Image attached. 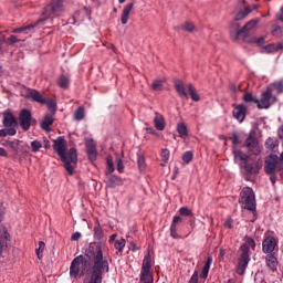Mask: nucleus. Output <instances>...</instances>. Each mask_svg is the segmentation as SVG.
<instances>
[{
	"label": "nucleus",
	"mask_w": 283,
	"mask_h": 283,
	"mask_svg": "<svg viewBox=\"0 0 283 283\" xmlns=\"http://www.w3.org/2000/svg\"><path fill=\"white\" fill-rule=\"evenodd\" d=\"M233 224L231 223V219H228L226 222H224V228L226 229H232Z\"/></svg>",
	"instance_id": "61"
},
{
	"label": "nucleus",
	"mask_w": 283,
	"mask_h": 283,
	"mask_svg": "<svg viewBox=\"0 0 283 283\" xmlns=\"http://www.w3.org/2000/svg\"><path fill=\"white\" fill-rule=\"evenodd\" d=\"M53 123H54V117H52V115H45L44 119L41 122V127L45 132H50V125H52Z\"/></svg>",
	"instance_id": "28"
},
{
	"label": "nucleus",
	"mask_w": 283,
	"mask_h": 283,
	"mask_svg": "<svg viewBox=\"0 0 283 283\" xmlns=\"http://www.w3.org/2000/svg\"><path fill=\"white\" fill-rule=\"evenodd\" d=\"M211 264H213V258L208 256L207 262L205 263L200 274L201 280H207V277L209 276V269H211Z\"/></svg>",
	"instance_id": "25"
},
{
	"label": "nucleus",
	"mask_w": 283,
	"mask_h": 283,
	"mask_svg": "<svg viewBox=\"0 0 283 283\" xmlns=\"http://www.w3.org/2000/svg\"><path fill=\"white\" fill-rule=\"evenodd\" d=\"M140 275H151V256L149 254L144 258Z\"/></svg>",
	"instance_id": "23"
},
{
	"label": "nucleus",
	"mask_w": 283,
	"mask_h": 283,
	"mask_svg": "<svg viewBox=\"0 0 283 283\" xmlns=\"http://www.w3.org/2000/svg\"><path fill=\"white\" fill-rule=\"evenodd\" d=\"M258 23H260V20L249 21L242 29H240V31L237 32V34L234 35V39H240V36H247L249 32H251L252 30H255Z\"/></svg>",
	"instance_id": "13"
},
{
	"label": "nucleus",
	"mask_w": 283,
	"mask_h": 283,
	"mask_svg": "<svg viewBox=\"0 0 283 283\" xmlns=\"http://www.w3.org/2000/svg\"><path fill=\"white\" fill-rule=\"evenodd\" d=\"M27 98H31L32 101H34L35 103H40L41 105L45 104V97H43V95L36 90L28 91Z\"/></svg>",
	"instance_id": "20"
},
{
	"label": "nucleus",
	"mask_w": 283,
	"mask_h": 283,
	"mask_svg": "<svg viewBox=\"0 0 283 283\" xmlns=\"http://www.w3.org/2000/svg\"><path fill=\"white\" fill-rule=\"evenodd\" d=\"M3 220V214L0 213V258H3V252L8 250V241L10 240V234L1 221Z\"/></svg>",
	"instance_id": "7"
},
{
	"label": "nucleus",
	"mask_w": 283,
	"mask_h": 283,
	"mask_svg": "<svg viewBox=\"0 0 283 283\" xmlns=\"http://www.w3.org/2000/svg\"><path fill=\"white\" fill-rule=\"evenodd\" d=\"M239 202L242 209L252 211V213L255 216V192H253L252 188L245 187L242 189Z\"/></svg>",
	"instance_id": "4"
},
{
	"label": "nucleus",
	"mask_w": 283,
	"mask_h": 283,
	"mask_svg": "<svg viewBox=\"0 0 283 283\" xmlns=\"http://www.w3.org/2000/svg\"><path fill=\"white\" fill-rule=\"evenodd\" d=\"M175 90L180 96V98H184V101H187L189 98V95L187 94V91L185 90V84L180 80H175Z\"/></svg>",
	"instance_id": "21"
},
{
	"label": "nucleus",
	"mask_w": 283,
	"mask_h": 283,
	"mask_svg": "<svg viewBox=\"0 0 283 283\" xmlns=\"http://www.w3.org/2000/svg\"><path fill=\"white\" fill-rule=\"evenodd\" d=\"M266 149H270V151H273L275 147H277V139L269 137L265 142Z\"/></svg>",
	"instance_id": "39"
},
{
	"label": "nucleus",
	"mask_w": 283,
	"mask_h": 283,
	"mask_svg": "<svg viewBox=\"0 0 283 283\" xmlns=\"http://www.w3.org/2000/svg\"><path fill=\"white\" fill-rule=\"evenodd\" d=\"M230 140L232 142L233 145H238L240 143V139L238 137V134L233 133L230 137Z\"/></svg>",
	"instance_id": "56"
},
{
	"label": "nucleus",
	"mask_w": 283,
	"mask_h": 283,
	"mask_svg": "<svg viewBox=\"0 0 283 283\" xmlns=\"http://www.w3.org/2000/svg\"><path fill=\"white\" fill-rule=\"evenodd\" d=\"M275 101H277V98L273 96V90L268 88L262 93L261 99L258 102V107L259 109H269V107H271Z\"/></svg>",
	"instance_id": "5"
},
{
	"label": "nucleus",
	"mask_w": 283,
	"mask_h": 283,
	"mask_svg": "<svg viewBox=\"0 0 283 283\" xmlns=\"http://www.w3.org/2000/svg\"><path fill=\"white\" fill-rule=\"evenodd\" d=\"M139 282L140 283H154V275L153 274H140Z\"/></svg>",
	"instance_id": "42"
},
{
	"label": "nucleus",
	"mask_w": 283,
	"mask_h": 283,
	"mask_svg": "<svg viewBox=\"0 0 283 283\" xmlns=\"http://www.w3.org/2000/svg\"><path fill=\"white\" fill-rule=\"evenodd\" d=\"M132 10H134V2H130L124 7L120 15L122 25H127V22L129 21V14H132Z\"/></svg>",
	"instance_id": "19"
},
{
	"label": "nucleus",
	"mask_w": 283,
	"mask_h": 283,
	"mask_svg": "<svg viewBox=\"0 0 283 283\" xmlns=\"http://www.w3.org/2000/svg\"><path fill=\"white\" fill-rule=\"evenodd\" d=\"M179 213H180V216H191V210H189V208H187V207H181L179 209Z\"/></svg>",
	"instance_id": "54"
},
{
	"label": "nucleus",
	"mask_w": 283,
	"mask_h": 283,
	"mask_svg": "<svg viewBox=\"0 0 283 283\" xmlns=\"http://www.w3.org/2000/svg\"><path fill=\"white\" fill-rule=\"evenodd\" d=\"M232 114L233 118L239 120V123H243L244 118H247V107L244 106V104L237 105L233 108Z\"/></svg>",
	"instance_id": "15"
},
{
	"label": "nucleus",
	"mask_w": 283,
	"mask_h": 283,
	"mask_svg": "<svg viewBox=\"0 0 283 283\" xmlns=\"http://www.w3.org/2000/svg\"><path fill=\"white\" fill-rule=\"evenodd\" d=\"M3 119H2V125L6 128L9 129H17V119L14 118V115H12V112L10 109H7L2 113Z\"/></svg>",
	"instance_id": "11"
},
{
	"label": "nucleus",
	"mask_w": 283,
	"mask_h": 283,
	"mask_svg": "<svg viewBox=\"0 0 283 283\" xmlns=\"http://www.w3.org/2000/svg\"><path fill=\"white\" fill-rule=\"evenodd\" d=\"M260 169H262V164L258 161L244 165V171L248 176H256V174H260Z\"/></svg>",
	"instance_id": "18"
},
{
	"label": "nucleus",
	"mask_w": 283,
	"mask_h": 283,
	"mask_svg": "<svg viewBox=\"0 0 283 283\" xmlns=\"http://www.w3.org/2000/svg\"><path fill=\"white\" fill-rule=\"evenodd\" d=\"M8 43H19V39H17V36L11 35L7 39Z\"/></svg>",
	"instance_id": "60"
},
{
	"label": "nucleus",
	"mask_w": 283,
	"mask_h": 283,
	"mask_svg": "<svg viewBox=\"0 0 283 283\" xmlns=\"http://www.w3.org/2000/svg\"><path fill=\"white\" fill-rule=\"evenodd\" d=\"M279 50H283V43L279 42L276 44H269L268 46H265V51L271 54L273 52H277Z\"/></svg>",
	"instance_id": "31"
},
{
	"label": "nucleus",
	"mask_w": 283,
	"mask_h": 283,
	"mask_svg": "<svg viewBox=\"0 0 283 283\" xmlns=\"http://www.w3.org/2000/svg\"><path fill=\"white\" fill-rule=\"evenodd\" d=\"M181 30H185V32H193L196 30V25L191 22H185L181 24Z\"/></svg>",
	"instance_id": "45"
},
{
	"label": "nucleus",
	"mask_w": 283,
	"mask_h": 283,
	"mask_svg": "<svg viewBox=\"0 0 283 283\" xmlns=\"http://www.w3.org/2000/svg\"><path fill=\"white\" fill-rule=\"evenodd\" d=\"M265 264L268 266V269H270V271H272V273H275V271H277V258H275V255L273 254H268L265 256Z\"/></svg>",
	"instance_id": "24"
},
{
	"label": "nucleus",
	"mask_w": 283,
	"mask_h": 283,
	"mask_svg": "<svg viewBox=\"0 0 283 283\" xmlns=\"http://www.w3.org/2000/svg\"><path fill=\"white\" fill-rule=\"evenodd\" d=\"M253 10H258V6L252 4L250 7H247L244 10L239 11L234 17V21H242V19H247V17H249V14H251Z\"/></svg>",
	"instance_id": "22"
},
{
	"label": "nucleus",
	"mask_w": 283,
	"mask_h": 283,
	"mask_svg": "<svg viewBox=\"0 0 283 283\" xmlns=\"http://www.w3.org/2000/svg\"><path fill=\"white\" fill-rule=\"evenodd\" d=\"M233 156L235 161L243 160L244 163H247V160H249V156L241 150H233Z\"/></svg>",
	"instance_id": "36"
},
{
	"label": "nucleus",
	"mask_w": 283,
	"mask_h": 283,
	"mask_svg": "<svg viewBox=\"0 0 283 283\" xmlns=\"http://www.w3.org/2000/svg\"><path fill=\"white\" fill-rule=\"evenodd\" d=\"M167 80L165 78H157L151 84V90H154L155 92H158L159 90H163V85H165Z\"/></svg>",
	"instance_id": "34"
},
{
	"label": "nucleus",
	"mask_w": 283,
	"mask_h": 283,
	"mask_svg": "<svg viewBox=\"0 0 283 283\" xmlns=\"http://www.w3.org/2000/svg\"><path fill=\"white\" fill-rule=\"evenodd\" d=\"M129 250H130V251H138V247H136L135 243H130Z\"/></svg>",
	"instance_id": "64"
},
{
	"label": "nucleus",
	"mask_w": 283,
	"mask_h": 283,
	"mask_svg": "<svg viewBox=\"0 0 283 283\" xmlns=\"http://www.w3.org/2000/svg\"><path fill=\"white\" fill-rule=\"evenodd\" d=\"M33 29H34V25L21 27V28L14 29L13 33L14 34H30V32H32Z\"/></svg>",
	"instance_id": "30"
},
{
	"label": "nucleus",
	"mask_w": 283,
	"mask_h": 283,
	"mask_svg": "<svg viewBox=\"0 0 283 283\" xmlns=\"http://www.w3.org/2000/svg\"><path fill=\"white\" fill-rule=\"evenodd\" d=\"M41 147H43V144H41V142L39 140L31 142V149L33 154H36L38 151H40Z\"/></svg>",
	"instance_id": "46"
},
{
	"label": "nucleus",
	"mask_w": 283,
	"mask_h": 283,
	"mask_svg": "<svg viewBox=\"0 0 283 283\" xmlns=\"http://www.w3.org/2000/svg\"><path fill=\"white\" fill-rule=\"evenodd\" d=\"M182 222V218L180 216H175L172 218V222L170 224V235L174 240H180V234H178V224Z\"/></svg>",
	"instance_id": "16"
},
{
	"label": "nucleus",
	"mask_w": 283,
	"mask_h": 283,
	"mask_svg": "<svg viewBox=\"0 0 283 283\" xmlns=\"http://www.w3.org/2000/svg\"><path fill=\"white\" fill-rule=\"evenodd\" d=\"M243 101H245V103H255L256 106H258V103H259V99L255 98V97L253 96V94H251V93H247V94L243 96Z\"/></svg>",
	"instance_id": "47"
},
{
	"label": "nucleus",
	"mask_w": 283,
	"mask_h": 283,
	"mask_svg": "<svg viewBox=\"0 0 283 283\" xmlns=\"http://www.w3.org/2000/svg\"><path fill=\"white\" fill-rule=\"evenodd\" d=\"M75 120H83L85 118V109L83 107H78L74 113Z\"/></svg>",
	"instance_id": "41"
},
{
	"label": "nucleus",
	"mask_w": 283,
	"mask_h": 283,
	"mask_svg": "<svg viewBox=\"0 0 283 283\" xmlns=\"http://www.w3.org/2000/svg\"><path fill=\"white\" fill-rule=\"evenodd\" d=\"M238 32H240V24L238 23L231 24L230 36L233 41H238V39H235V35L238 34Z\"/></svg>",
	"instance_id": "38"
},
{
	"label": "nucleus",
	"mask_w": 283,
	"mask_h": 283,
	"mask_svg": "<svg viewBox=\"0 0 283 283\" xmlns=\"http://www.w3.org/2000/svg\"><path fill=\"white\" fill-rule=\"evenodd\" d=\"M63 12V0H52L50 4L44 8L43 17L48 19L51 14Z\"/></svg>",
	"instance_id": "9"
},
{
	"label": "nucleus",
	"mask_w": 283,
	"mask_h": 283,
	"mask_svg": "<svg viewBox=\"0 0 283 283\" xmlns=\"http://www.w3.org/2000/svg\"><path fill=\"white\" fill-rule=\"evenodd\" d=\"M54 151L60 156L62 163L64 164V169L70 176L74 174V167L78 163V156L76 155V149L71 148L69 153H65L67 149V143L63 137H59L53 145Z\"/></svg>",
	"instance_id": "2"
},
{
	"label": "nucleus",
	"mask_w": 283,
	"mask_h": 283,
	"mask_svg": "<svg viewBox=\"0 0 283 283\" xmlns=\"http://www.w3.org/2000/svg\"><path fill=\"white\" fill-rule=\"evenodd\" d=\"M87 149V156L90 158V160H96V148H86Z\"/></svg>",
	"instance_id": "51"
},
{
	"label": "nucleus",
	"mask_w": 283,
	"mask_h": 283,
	"mask_svg": "<svg viewBox=\"0 0 283 283\" xmlns=\"http://www.w3.org/2000/svg\"><path fill=\"white\" fill-rule=\"evenodd\" d=\"M188 94L190 95L191 99L195 101V103H198V101H200V95L196 93V88L193 87V84L188 85Z\"/></svg>",
	"instance_id": "35"
},
{
	"label": "nucleus",
	"mask_w": 283,
	"mask_h": 283,
	"mask_svg": "<svg viewBox=\"0 0 283 283\" xmlns=\"http://www.w3.org/2000/svg\"><path fill=\"white\" fill-rule=\"evenodd\" d=\"M137 165L140 170L145 169V156L138 155Z\"/></svg>",
	"instance_id": "52"
},
{
	"label": "nucleus",
	"mask_w": 283,
	"mask_h": 283,
	"mask_svg": "<svg viewBox=\"0 0 283 283\" xmlns=\"http://www.w3.org/2000/svg\"><path fill=\"white\" fill-rule=\"evenodd\" d=\"M44 105H46L51 112L56 111V102H54V99H45Z\"/></svg>",
	"instance_id": "49"
},
{
	"label": "nucleus",
	"mask_w": 283,
	"mask_h": 283,
	"mask_svg": "<svg viewBox=\"0 0 283 283\" xmlns=\"http://www.w3.org/2000/svg\"><path fill=\"white\" fill-rule=\"evenodd\" d=\"M81 264H83L84 266H90V261L85 260V256L83 255H78L76 256L70 266V276L71 277H78V273H81Z\"/></svg>",
	"instance_id": "6"
},
{
	"label": "nucleus",
	"mask_w": 283,
	"mask_h": 283,
	"mask_svg": "<svg viewBox=\"0 0 283 283\" xmlns=\"http://www.w3.org/2000/svg\"><path fill=\"white\" fill-rule=\"evenodd\" d=\"M45 250V242L40 241L39 242V248L35 250V253L39 258V260H41V258H43V251Z\"/></svg>",
	"instance_id": "44"
},
{
	"label": "nucleus",
	"mask_w": 283,
	"mask_h": 283,
	"mask_svg": "<svg viewBox=\"0 0 283 283\" xmlns=\"http://www.w3.org/2000/svg\"><path fill=\"white\" fill-rule=\"evenodd\" d=\"M277 155H270L265 160L264 171L265 174H275V167H277Z\"/></svg>",
	"instance_id": "14"
},
{
	"label": "nucleus",
	"mask_w": 283,
	"mask_h": 283,
	"mask_svg": "<svg viewBox=\"0 0 283 283\" xmlns=\"http://www.w3.org/2000/svg\"><path fill=\"white\" fill-rule=\"evenodd\" d=\"M262 247L263 253H273L275 251V247H277V240H275V237L265 235Z\"/></svg>",
	"instance_id": "12"
},
{
	"label": "nucleus",
	"mask_w": 283,
	"mask_h": 283,
	"mask_svg": "<svg viewBox=\"0 0 283 283\" xmlns=\"http://www.w3.org/2000/svg\"><path fill=\"white\" fill-rule=\"evenodd\" d=\"M94 238L99 242L103 240V238H105V232H103V228L101 227V223L98 221L94 227Z\"/></svg>",
	"instance_id": "27"
},
{
	"label": "nucleus",
	"mask_w": 283,
	"mask_h": 283,
	"mask_svg": "<svg viewBox=\"0 0 283 283\" xmlns=\"http://www.w3.org/2000/svg\"><path fill=\"white\" fill-rule=\"evenodd\" d=\"M57 85L62 90H67V87L70 86V78L67 76H65V75H61L57 78Z\"/></svg>",
	"instance_id": "29"
},
{
	"label": "nucleus",
	"mask_w": 283,
	"mask_h": 283,
	"mask_svg": "<svg viewBox=\"0 0 283 283\" xmlns=\"http://www.w3.org/2000/svg\"><path fill=\"white\" fill-rule=\"evenodd\" d=\"M71 240H73V242H78V240H81V232L73 233Z\"/></svg>",
	"instance_id": "59"
},
{
	"label": "nucleus",
	"mask_w": 283,
	"mask_h": 283,
	"mask_svg": "<svg viewBox=\"0 0 283 283\" xmlns=\"http://www.w3.org/2000/svg\"><path fill=\"white\" fill-rule=\"evenodd\" d=\"M161 160L164 164H161V167H165L167 163L169 161V150L168 149H163L160 153Z\"/></svg>",
	"instance_id": "43"
},
{
	"label": "nucleus",
	"mask_w": 283,
	"mask_h": 283,
	"mask_svg": "<svg viewBox=\"0 0 283 283\" xmlns=\"http://www.w3.org/2000/svg\"><path fill=\"white\" fill-rule=\"evenodd\" d=\"M125 244H126L125 239H120L115 241L114 247L117 251H123V249H125Z\"/></svg>",
	"instance_id": "50"
},
{
	"label": "nucleus",
	"mask_w": 283,
	"mask_h": 283,
	"mask_svg": "<svg viewBox=\"0 0 283 283\" xmlns=\"http://www.w3.org/2000/svg\"><path fill=\"white\" fill-rule=\"evenodd\" d=\"M0 156H2V158H6L8 156V151L6 150V148H0Z\"/></svg>",
	"instance_id": "63"
},
{
	"label": "nucleus",
	"mask_w": 283,
	"mask_h": 283,
	"mask_svg": "<svg viewBox=\"0 0 283 283\" xmlns=\"http://www.w3.org/2000/svg\"><path fill=\"white\" fill-rule=\"evenodd\" d=\"M106 175L109 176L112 174H114V159H112V157H107L106 159Z\"/></svg>",
	"instance_id": "40"
},
{
	"label": "nucleus",
	"mask_w": 283,
	"mask_h": 283,
	"mask_svg": "<svg viewBox=\"0 0 283 283\" xmlns=\"http://www.w3.org/2000/svg\"><path fill=\"white\" fill-rule=\"evenodd\" d=\"M6 136H17V128L0 129V137L6 138Z\"/></svg>",
	"instance_id": "37"
},
{
	"label": "nucleus",
	"mask_w": 283,
	"mask_h": 283,
	"mask_svg": "<svg viewBox=\"0 0 283 283\" xmlns=\"http://www.w3.org/2000/svg\"><path fill=\"white\" fill-rule=\"evenodd\" d=\"M124 170H125V166L123 165V160L118 159L117 160V171H119V174H123Z\"/></svg>",
	"instance_id": "57"
},
{
	"label": "nucleus",
	"mask_w": 283,
	"mask_h": 283,
	"mask_svg": "<svg viewBox=\"0 0 283 283\" xmlns=\"http://www.w3.org/2000/svg\"><path fill=\"white\" fill-rule=\"evenodd\" d=\"M86 149H96V143H94V140H92V139L87 140Z\"/></svg>",
	"instance_id": "55"
},
{
	"label": "nucleus",
	"mask_w": 283,
	"mask_h": 283,
	"mask_svg": "<svg viewBox=\"0 0 283 283\" xmlns=\"http://www.w3.org/2000/svg\"><path fill=\"white\" fill-rule=\"evenodd\" d=\"M105 184L108 189H116V187H120V185H123V179H120V177L109 175L106 178Z\"/></svg>",
	"instance_id": "17"
},
{
	"label": "nucleus",
	"mask_w": 283,
	"mask_h": 283,
	"mask_svg": "<svg viewBox=\"0 0 283 283\" xmlns=\"http://www.w3.org/2000/svg\"><path fill=\"white\" fill-rule=\"evenodd\" d=\"M189 283H198V271H195L190 277Z\"/></svg>",
	"instance_id": "58"
},
{
	"label": "nucleus",
	"mask_w": 283,
	"mask_h": 283,
	"mask_svg": "<svg viewBox=\"0 0 283 283\" xmlns=\"http://www.w3.org/2000/svg\"><path fill=\"white\" fill-rule=\"evenodd\" d=\"M177 132H178L180 138H185L189 135V133L187 130V125H185V123L177 124Z\"/></svg>",
	"instance_id": "32"
},
{
	"label": "nucleus",
	"mask_w": 283,
	"mask_h": 283,
	"mask_svg": "<svg viewBox=\"0 0 283 283\" xmlns=\"http://www.w3.org/2000/svg\"><path fill=\"white\" fill-rule=\"evenodd\" d=\"M105 251L107 245L103 241L90 243L85 255L94 262V265L90 280L84 283H103V273H109V262L103 256Z\"/></svg>",
	"instance_id": "1"
},
{
	"label": "nucleus",
	"mask_w": 283,
	"mask_h": 283,
	"mask_svg": "<svg viewBox=\"0 0 283 283\" xmlns=\"http://www.w3.org/2000/svg\"><path fill=\"white\" fill-rule=\"evenodd\" d=\"M270 90H272V92H276V94H282L283 92V80H280L277 82H274L271 86Z\"/></svg>",
	"instance_id": "33"
},
{
	"label": "nucleus",
	"mask_w": 283,
	"mask_h": 283,
	"mask_svg": "<svg viewBox=\"0 0 283 283\" xmlns=\"http://www.w3.org/2000/svg\"><path fill=\"white\" fill-rule=\"evenodd\" d=\"M182 160L186 165H189V163L191 160H193V153L192 151H186L184 155H182Z\"/></svg>",
	"instance_id": "48"
},
{
	"label": "nucleus",
	"mask_w": 283,
	"mask_h": 283,
	"mask_svg": "<svg viewBox=\"0 0 283 283\" xmlns=\"http://www.w3.org/2000/svg\"><path fill=\"white\" fill-rule=\"evenodd\" d=\"M273 36H282V28L280 25H275L272 30Z\"/></svg>",
	"instance_id": "53"
},
{
	"label": "nucleus",
	"mask_w": 283,
	"mask_h": 283,
	"mask_svg": "<svg viewBox=\"0 0 283 283\" xmlns=\"http://www.w3.org/2000/svg\"><path fill=\"white\" fill-rule=\"evenodd\" d=\"M155 127L158 132H163L165 129V117L163 115L156 114L154 118Z\"/></svg>",
	"instance_id": "26"
},
{
	"label": "nucleus",
	"mask_w": 283,
	"mask_h": 283,
	"mask_svg": "<svg viewBox=\"0 0 283 283\" xmlns=\"http://www.w3.org/2000/svg\"><path fill=\"white\" fill-rule=\"evenodd\" d=\"M268 176H270V180H271L272 185H275V180H276L275 172L268 174Z\"/></svg>",
	"instance_id": "62"
},
{
	"label": "nucleus",
	"mask_w": 283,
	"mask_h": 283,
	"mask_svg": "<svg viewBox=\"0 0 283 283\" xmlns=\"http://www.w3.org/2000/svg\"><path fill=\"white\" fill-rule=\"evenodd\" d=\"M19 120L20 127H22L23 132H28L32 123H36V120L32 119V113L25 108L20 112Z\"/></svg>",
	"instance_id": "8"
},
{
	"label": "nucleus",
	"mask_w": 283,
	"mask_h": 283,
	"mask_svg": "<svg viewBox=\"0 0 283 283\" xmlns=\"http://www.w3.org/2000/svg\"><path fill=\"white\" fill-rule=\"evenodd\" d=\"M245 147L249 149V151H252L254 156L260 155L262 151V146H260V143H258V139L252 134H250L247 138Z\"/></svg>",
	"instance_id": "10"
},
{
	"label": "nucleus",
	"mask_w": 283,
	"mask_h": 283,
	"mask_svg": "<svg viewBox=\"0 0 283 283\" xmlns=\"http://www.w3.org/2000/svg\"><path fill=\"white\" fill-rule=\"evenodd\" d=\"M250 249H255V241L251 238L245 240V243L241 245V256L237 266L238 275H244L249 262H251V255L249 254Z\"/></svg>",
	"instance_id": "3"
}]
</instances>
